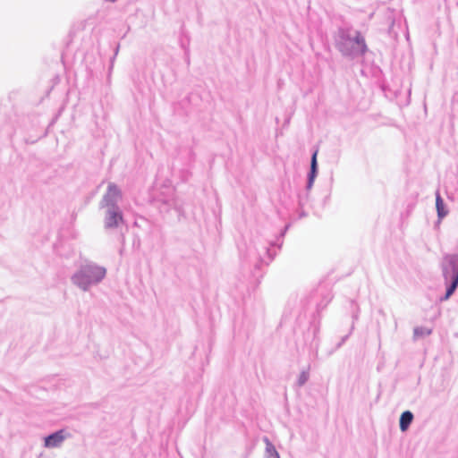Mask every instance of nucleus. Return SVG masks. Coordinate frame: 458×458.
Segmentation results:
<instances>
[{
  "mask_svg": "<svg viewBox=\"0 0 458 458\" xmlns=\"http://www.w3.org/2000/svg\"><path fill=\"white\" fill-rule=\"evenodd\" d=\"M333 39L341 55L351 60L363 57L369 51L364 36L348 22L337 26Z\"/></svg>",
  "mask_w": 458,
  "mask_h": 458,
  "instance_id": "1",
  "label": "nucleus"
},
{
  "mask_svg": "<svg viewBox=\"0 0 458 458\" xmlns=\"http://www.w3.org/2000/svg\"><path fill=\"white\" fill-rule=\"evenodd\" d=\"M106 276V268L91 260L82 261L71 276V282L83 292L100 284Z\"/></svg>",
  "mask_w": 458,
  "mask_h": 458,
  "instance_id": "2",
  "label": "nucleus"
},
{
  "mask_svg": "<svg viewBox=\"0 0 458 458\" xmlns=\"http://www.w3.org/2000/svg\"><path fill=\"white\" fill-rule=\"evenodd\" d=\"M290 227V225H285L283 229L280 230L279 233L275 236L272 240H267L262 249L265 251L266 257H262L259 254V272L261 271V265L268 266L277 255L283 245L284 236ZM262 275L259 273V278Z\"/></svg>",
  "mask_w": 458,
  "mask_h": 458,
  "instance_id": "3",
  "label": "nucleus"
},
{
  "mask_svg": "<svg viewBox=\"0 0 458 458\" xmlns=\"http://www.w3.org/2000/svg\"><path fill=\"white\" fill-rule=\"evenodd\" d=\"M441 271L445 283L458 285V253L444 255L441 262Z\"/></svg>",
  "mask_w": 458,
  "mask_h": 458,
  "instance_id": "4",
  "label": "nucleus"
},
{
  "mask_svg": "<svg viewBox=\"0 0 458 458\" xmlns=\"http://www.w3.org/2000/svg\"><path fill=\"white\" fill-rule=\"evenodd\" d=\"M122 198L123 194L118 186L114 182H109L106 191L99 202V208L103 209L120 208L118 202Z\"/></svg>",
  "mask_w": 458,
  "mask_h": 458,
  "instance_id": "5",
  "label": "nucleus"
},
{
  "mask_svg": "<svg viewBox=\"0 0 458 458\" xmlns=\"http://www.w3.org/2000/svg\"><path fill=\"white\" fill-rule=\"evenodd\" d=\"M124 224L123 211L120 208L105 209L104 227L105 229H117Z\"/></svg>",
  "mask_w": 458,
  "mask_h": 458,
  "instance_id": "6",
  "label": "nucleus"
},
{
  "mask_svg": "<svg viewBox=\"0 0 458 458\" xmlns=\"http://www.w3.org/2000/svg\"><path fill=\"white\" fill-rule=\"evenodd\" d=\"M319 332V324L316 321L310 322V327L303 334V344L311 351H317L319 339L318 334Z\"/></svg>",
  "mask_w": 458,
  "mask_h": 458,
  "instance_id": "7",
  "label": "nucleus"
},
{
  "mask_svg": "<svg viewBox=\"0 0 458 458\" xmlns=\"http://www.w3.org/2000/svg\"><path fill=\"white\" fill-rule=\"evenodd\" d=\"M318 150L315 149L310 157V167L307 176L306 191L309 192L312 188L315 179L318 174Z\"/></svg>",
  "mask_w": 458,
  "mask_h": 458,
  "instance_id": "8",
  "label": "nucleus"
},
{
  "mask_svg": "<svg viewBox=\"0 0 458 458\" xmlns=\"http://www.w3.org/2000/svg\"><path fill=\"white\" fill-rule=\"evenodd\" d=\"M65 439L64 430H57L54 433L49 434L44 438V445L47 448H55L61 445Z\"/></svg>",
  "mask_w": 458,
  "mask_h": 458,
  "instance_id": "9",
  "label": "nucleus"
},
{
  "mask_svg": "<svg viewBox=\"0 0 458 458\" xmlns=\"http://www.w3.org/2000/svg\"><path fill=\"white\" fill-rule=\"evenodd\" d=\"M414 419L413 413L411 411H404L402 412L399 419V428L402 432H405L411 426Z\"/></svg>",
  "mask_w": 458,
  "mask_h": 458,
  "instance_id": "10",
  "label": "nucleus"
},
{
  "mask_svg": "<svg viewBox=\"0 0 458 458\" xmlns=\"http://www.w3.org/2000/svg\"><path fill=\"white\" fill-rule=\"evenodd\" d=\"M262 440L266 445L263 458H280L279 453L269 438L265 436L262 437Z\"/></svg>",
  "mask_w": 458,
  "mask_h": 458,
  "instance_id": "11",
  "label": "nucleus"
},
{
  "mask_svg": "<svg viewBox=\"0 0 458 458\" xmlns=\"http://www.w3.org/2000/svg\"><path fill=\"white\" fill-rule=\"evenodd\" d=\"M436 208L438 220H441L447 216L448 209L446 208L444 199L438 191L436 193Z\"/></svg>",
  "mask_w": 458,
  "mask_h": 458,
  "instance_id": "12",
  "label": "nucleus"
},
{
  "mask_svg": "<svg viewBox=\"0 0 458 458\" xmlns=\"http://www.w3.org/2000/svg\"><path fill=\"white\" fill-rule=\"evenodd\" d=\"M446 285L445 293L439 298V301H447L456 291L458 285L452 283H445Z\"/></svg>",
  "mask_w": 458,
  "mask_h": 458,
  "instance_id": "13",
  "label": "nucleus"
},
{
  "mask_svg": "<svg viewBox=\"0 0 458 458\" xmlns=\"http://www.w3.org/2000/svg\"><path fill=\"white\" fill-rule=\"evenodd\" d=\"M432 334V329L425 327H416L413 329V338L418 339L420 337H424L430 335Z\"/></svg>",
  "mask_w": 458,
  "mask_h": 458,
  "instance_id": "14",
  "label": "nucleus"
},
{
  "mask_svg": "<svg viewBox=\"0 0 458 458\" xmlns=\"http://www.w3.org/2000/svg\"><path fill=\"white\" fill-rule=\"evenodd\" d=\"M309 378H310V370H309V369L302 370L300 373L299 377H298V379H297V381L295 383V386L297 387L303 386L308 382Z\"/></svg>",
  "mask_w": 458,
  "mask_h": 458,
  "instance_id": "15",
  "label": "nucleus"
},
{
  "mask_svg": "<svg viewBox=\"0 0 458 458\" xmlns=\"http://www.w3.org/2000/svg\"><path fill=\"white\" fill-rule=\"evenodd\" d=\"M309 199V192H305L298 195V205L302 208L306 205Z\"/></svg>",
  "mask_w": 458,
  "mask_h": 458,
  "instance_id": "16",
  "label": "nucleus"
},
{
  "mask_svg": "<svg viewBox=\"0 0 458 458\" xmlns=\"http://www.w3.org/2000/svg\"><path fill=\"white\" fill-rule=\"evenodd\" d=\"M352 303V306L354 308V310L352 311V319H353V322L355 320L358 319V317H359V312H360V309L359 307L356 305V303L354 302V301H351Z\"/></svg>",
  "mask_w": 458,
  "mask_h": 458,
  "instance_id": "17",
  "label": "nucleus"
},
{
  "mask_svg": "<svg viewBox=\"0 0 458 458\" xmlns=\"http://www.w3.org/2000/svg\"><path fill=\"white\" fill-rule=\"evenodd\" d=\"M329 301H330V300H327V301H326V303H325L323 306H322L321 304H318V312H319V310H320L321 309L325 308V307L327 305V303H328Z\"/></svg>",
  "mask_w": 458,
  "mask_h": 458,
  "instance_id": "18",
  "label": "nucleus"
},
{
  "mask_svg": "<svg viewBox=\"0 0 458 458\" xmlns=\"http://www.w3.org/2000/svg\"><path fill=\"white\" fill-rule=\"evenodd\" d=\"M348 336H349V335H344V336L342 338L341 342L338 344V347H340V346H341V345H342V344L346 341V339L348 338Z\"/></svg>",
  "mask_w": 458,
  "mask_h": 458,
  "instance_id": "19",
  "label": "nucleus"
},
{
  "mask_svg": "<svg viewBox=\"0 0 458 458\" xmlns=\"http://www.w3.org/2000/svg\"><path fill=\"white\" fill-rule=\"evenodd\" d=\"M290 123V118H287L285 121H284V127L287 126Z\"/></svg>",
  "mask_w": 458,
  "mask_h": 458,
  "instance_id": "20",
  "label": "nucleus"
},
{
  "mask_svg": "<svg viewBox=\"0 0 458 458\" xmlns=\"http://www.w3.org/2000/svg\"><path fill=\"white\" fill-rule=\"evenodd\" d=\"M118 50H119V46H117V47H116V49H115L114 56L117 55Z\"/></svg>",
  "mask_w": 458,
  "mask_h": 458,
  "instance_id": "21",
  "label": "nucleus"
},
{
  "mask_svg": "<svg viewBox=\"0 0 458 458\" xmlns=\"http://www.w3.org/2000/svg\"><path fill=\"white\" fill-rule=\"evenodd\" d=\"M445 3L446 7H448V2H447V0H445Z\"/></svg>",
  "mask_w": 458,
  "mask_h": 458,
  "instance_id": "22",
  "label": "nucleus"
}]
</instances>
